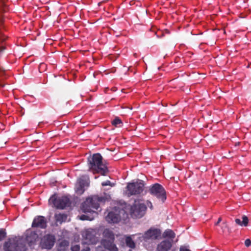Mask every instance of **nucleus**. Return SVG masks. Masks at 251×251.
<instances>
[{"label": "nucleus", "instance_id": "1", "mask_svg": "<svg viewBox=\"0 0 251 251\" xmlns=\"http://www.w3.org/2000/svg\"><path fill=\"white\" fill-rule=\"evenodd\" d=\"M39 235L31 229L25 231L22 236L8 239L3 245L4 251H26V244L30 247L34 246L38 241Z\"/></svg>", "mask_w": 251, "mask_h": 251}, {"label": "nucleus", "instance_id": "2", "mask_svg": "<svg viewBox=\"0 0 251 251\" xmlns=\"http://www.w3.org/2000/svg\"><path fill=\"white\" fill-rule=\"evenodd\" d=\"M89 168L94 174H100L105 176L108 172L107 167L102 163V157L100 153L94 154L88 158Z\"/></svg>", "mask_w": 251, "mask_h": 251}, {"label": "nucleus", "instance_id": "3", "mask_svg": "<svg viewBox=\"0 0 251 251\" xmlns=\"http://www.w3.org/2000/svg\"><path fill=\"white\" fill-rule=\"evenodd\" d=\"M6 0H0V56L5 49V41L7 36L3 33V23L4 22L3 13L5 11ZM0 70H5L0 65Z\"/></svg>", "mask_w": 251, "mask_h": 251}, {"label": "nucleus", "instance_id": "4", "mask_svg": "<svg viewBox=\"0 0 251 251\" xmlns=\"http://www.w3.org/2000/svg\"><path fill=\"white\" fill-rule=\"evenodd\" d=\"M103 198L94 196L87 198L82 205V210L84 213H91L95 212L100 207L99 202H102Z\"/></svg>", "mask_w": 251, "mask_h": 251}, {"label": "nucleus", "instance_id": "5", "mask_svg": "<svg viewBox=\"0 0 251 251\" xmlns=\"http://www.w3.org/2000/svg\"><path fill=\"white\" fill-rule=\"evenodd\" d=\"M145 186V182L139 179L135 182L128 183L126 187V194L128 197L140 195L143 192Z\"/></svg>", "mask_w": 251, "mask_h": 251}, {"label": "nucleus", "instance_id": "6", "mask_svg": "<svg viewBox=\"0 0 251 251\" xmlns=\"http://www.w3.org/2000/svg\"><path fill=\"white\" fill-rule=\"evenodd\" d=\"M147 207L144 203H141L139 200H135L130 208V214L134 218H141L146 214Z\"/></svg>", "mask_w": 251, "mask_h": 251}, {"label": "nucleus", "instance_id": "7", "mask_svg": "<svg viewBox=\"0 0 251 251\" xmlns=\"http://www.w3.org/2000/svg\"><path fill=\"white\" fill-rule=\"evenodd\" d=\"M149 193L153 196L160 199L164 202L166 200V192L164 187L159 183L151 185L149 189Z\"/></svg>", "mask_w": 251, "mask_h": 251}, {"label": "nucleus", "instance_id": "8", "mask_svg": "<svg viewBox=\"0 0 251 251\" xmlns=\"http://www.w3.org/2000/svg\"><path fill=\"white\" fill-rule=\"evenodd\" d=\"M53 205L57 209H63L67 206H69L71 204L70 199L66 196L55 197L52 196L50 199Z\"/></svg>", "mask_w": 251, "mask_h": 251}, {"label": "nucleus", "instance_id": "9", "mask_svg": "<svg viewBox=\"0 0 251 251\" xmlns=\"http://www.w3.org/2000/svg\"><path fill=\"white\" fill-rule=\"evenodd\" d=\"M55 241L54 236L51 234L46 235L41 238L40 247L42 249L50 250L54 246Z\"/></svg>", "mask_w": 251, "mask_h": 251}, {"label": "nucleus", "instance_id": "10", "mask_svg": "<svg viewBox=\"0 0 251 251\" xmlns=\"http://www.w3.org/2000/svg\"><path fill=\"white\" fill-rule=\"evenodd\" d=\"M89 179L87 176H82L77 180L75 185V193L79 195L83 194L85 191V187L88 186Z\"/></svg>", "mask_w": 251, "mask_h": 251}, {"label": "nucleus", "instance_id": "11", "mask_svg": "<svg viewBox=\"0 0 251 251\" xmlns=\"http://www.w3.org/2000/svg\"><path fill=\"white\" fill-rule=\"evenodd\" d=\"M125 213V210L120 208H115L109 212L106 217V220L110 223H118L121 220V214Z\"/></svg>", "mask_w": 251, "mask_h": 251}, {"label": "nucleus", "instance_id": "12", "mask_svg": "<svg viewBox=\"0 0 251 251\" xmlns=\"http://www.w3.org/2000/svg\"><path fill=\"white\" fill-rule=\"evenodd\" d=\"M114 240L103 239L101 241V244L103 247L99 246L97 251H118V249L114 243Z\"/></svg>", "mask_w": 251, "mask_h": 251}, {"label": "nucleus", "instance_id": "13", "mask_svg": "<svg viewBox=\"0 0 251 251\" xmlns=\"http://www.w3.org/2000/svg\"><path fill=\"white\" fill-rule=\"evenodd\" d=\"M161 234V230L157 228H151L143 235L145 240H156Z\"/></svg>", "mask_w": 251, "mask_h": 251}, {"label": "nucleus", "instance_id": "14", "mask_svg": "<svg viewBox=\"0 0 251 251\" xmlns=\"http://www.w3.org/2000/svg\"><path fill=\"white\" fill-rule=\"evenodd\" d=\"M82 236L85 240L84 242L85 244H95L97 242L96 237L93 232L90 230H85L83 232Z\"/></svg>", "mask_w": 251, "mask_h": 251}, {"label": "nucleus", "instance_id": "15", "mask_svg": "<svg viewBox=\"0 0 251 251\" xmlns=\"http://www.w3.org/2000/svg\"><path fill=\"white\" fill-rule=\"evenodd\" d=\"M32 227L45 228L47 227V220L45 217L37 216L35 217L32 224Z\"/></svg>", "mask_w": 251, "mask_h": 251}, {"label": "nucleus", "instance_id": "16", "mask_svg": "<svg viewBox=\"0 0 251 251\" xmlns=\"http://www.w3.org/2000/svg\"><path fill=\"white\" fill-rule=\"evenodd\" d=\"M172 246L171 242L169 240H164L157 245L156 251H168Z\"/></svg>", "mask_w": 251, "mask_h": 251}, {"label": "nucleus", "instance_id": "17", "mask_svg": "<svg viewBox=\"0 0 251 251\" xmlns=\"http://www.w3.org/2000/svg\"><path fill=\"white\" fill-rule=\"evenodd\" d=\"M54 218L56 223L61 224L63 222H66L67 219V215L64 213L55 214Z\"/></svg>", "mask_w": 251, "mask_h": 251}, {"label": "nucleus", "instance_id": "18", "mask_svg": "<svg viewBox=\"0 0 251 251\" xmlns=\"http://www.w3.org/2000/svg\"><path fill=\"white\" fill-rule=\"evenodd\" d=\"M103 236L104 239L114 240H115V236L114 233L112 231L108 229H105L103 231Z\"/></svg>", "mask_w": 251, "mask_h": 251}, {"label": "nucleus", "instance_id": "19", "mask_svg": "<svg viewBox=\"0 0 251 251\" xmlns=\"http://www.w3.org/2000/svg\"><path fill=\"white\" fill-rule=\"evenodd\" d=\"M235 221V223L238 225L241 226H246L248 224L249 220L247 216H246V215H244L242 217V222H241V221L239 219H236Z\"/></svg>", "mask_w": 251, "mask_h": 251}, {"label": "nucleus", "instance_id": "20", "mask_svg": "<svg viewBox=\"0 0 251 251\" xmlns=\"http://www.w3.org/2000/svg\"><path fill=\"white\" fill-rule=\"evenodd\" d=\"M163 236L164 237H168L170 239H174L176 236V234L172 230L167 229L164 231L163 233Z\"/></svg>", "mask_w": 251, "mask_h": 251}, {"label": "nucleus", "instance_id": "21", "mask_svg": "<svg viewBox=\"0 0 251 251\" xmlns=\"http://www.w3.org/2000/svg\"><path fill=\"white\" fill-rule=\"evenodd\" d=\"M126 245L127 247L133 249L135 247V244L130 237H127L126 239Z\"/></svg>", "mask_w": 251, "mask_h": 251}, {"label": "nucleus", "instance_id": "22", "mask_svg": "<svg viewBox=\"0 0 251 251\" xmlns=\"http://www.w3.org/2000/svg\"><path fill=\"white\" fill-rule=\"evenodd\" d=\"M112 125L118 127L119 125L122 124V122L119 118L116 117L111 122Z\"/></svg>", "mask_w": 251, "mask_h": 251}, {"label": "nucleus", "instance_id": "23", "mask_svg": "<svg viewBox=\"0 0 251 251\" xmlns=\"http://www.w3.org/2000/svg\"><path fill=\"white\" fill-rule=\"evenodd\" d=\"M6 233L4 230L1 229L0 230V242L2 241L6 237Z\"/></svg>", "mask_w": 251, "mask_h": 251}, {"label": "nucleus", "instance_id": "24", "mask_svg": "<svg viewBox=\"0 0 251 251\" xmlns=\"http://www.w3.org/2000/svg\"><path fill=\"white\" fill-rule=\"evenodd\" d=\"M146 206H148L151 210H152L153 208V205L151 201L149 200H147L146 201Z\"/></svg>", "mask_w": 251, "mask_h": 251}, {"label": "nucleus", "instance_id": "25", "mask_svg": "<svg viewBox=\"0 0 251 251\" xmlns=\"http://www.w3.org/2000/svg\"><path fill=\"white\" fill-rule=\"evenodd\" d=\"M72 251H79L80 247L78 245H75L72 247Z\"/></svg>", "mask_w": 251, "mask_h": 251}, {"label": "nucleus", "instance_id": "26", "mask_svg": "<svg viewBox=\"0 0 251 251\" xmlns=\"http://www.w3.org/2000/svg\"><path fill=\"white\" fill-rule=\"evenodd\" d=\"M102 186H105L108 185H110L112 186V185H111V182L109 180H107L106 181L103 182L101 183Z\"/></svg>", "mask_w": 251, "mask_h": 251}, {"label": "nucleus", "instance_id": "27", "mask_svg": "<svg viewBox=\"0 0 251 251\" xmlns=\"http://www.w3.org/2000/svg\"><path fill=\"white\" fill-rule=\"evenodd\" d=\"M245 245L246 247H249L251 245V241L249 239H247L245 241Z\"/></svg>", "mask_w": 251, "mask_h": 251}, {"label": "nucleus", "instance_id": "28", "mask_svg": "<svg viewBox=\"0 0 251 251\" xmlns=\"http://www.w3.org/2000/svg\"><path fill=\"white\" fill-rule=\"evenodd\" d=\"M222 228L223 230V231H224V230L226 229V228H228V226H227V224L226 223V222H223L222 224Z\"/></svg>", "mask_w": 251, "mask_h": 251}, {"label": "nucleus", "instance_id": "29", "mask_svg": "<svg viewBox=\"0 0 251 251\" xmlns=\"http://www.w3.org/2000/svg\"><path fill=\"white\" fill-rule=\"evenodd\" d=\"M180 251H191L189 249L187 248L185 246H181L179 249Z\"/></svg>", "mask_w": 251, "mask_h": 251}, {"label": "nucleus", "instance_id": "30", "mask_svg": "<svg viewBox=\"0 0 251 251\" xmlns=\"http://www.w3.org/2000/svg\"><path fill=\"white\" fill-rule=\"evenodd\" d=\"M222 221V218L221 217H220L218 220V221L215 223V226H217L218 225V224L221 222Z\"/></svg>", "mask_w": 251, "mask_h": 251}, {"label": "nucleus", "instance_id": "31", "mask_svg": "<svg viewBox=\"0 0 251 251\" xmlns=\"http://www.w3.org/2000/svg\"><path fill=\"white\" fill-rule=\"evenodd\" d=\"M82 250L84 251H90V249L89 247L87 246L84 249H83Z\"/></svg>", "mask_w": 251, "mask_h": 251}, {"label": "nucleus", "instance_id": "32", "mask_svg": "<svg viewBox=\"0 0 251 251\" xmlns=\"http://www.w3.org/2000/svg\"><path fill=\"white\" fill-rule=\"evenodd\" d=\"M86 217V216H85V215L81 216V219L83 220H85V219L84 218V217Z\"/></svg>", "mask_w": 251, "mask_h": 251}, {"label": "nucleus", "instance_id": "33", "mask_svg": "<svg viewBox=\"0 0 251 251\" xmlns=\"http://www.w3.org/2000/svg\"><path fill=\"white\" fill-rule=\"evenodd\" d=\"M81 251H84L82 250Z\"/></svg>", "mask_w": 251, "mask_h": 251}]
</instances>
